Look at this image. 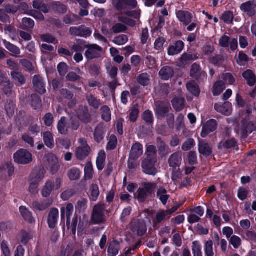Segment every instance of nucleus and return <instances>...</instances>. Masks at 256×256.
I'll use <instances>...</instances> for the list:
<instances>
[{
    "label": "nucleus",
    "mask_w": 256,
    "mask_h": 256,
    "mask_svg": "<svg viewBox=\"0 0 256 256\" xmlns=\"http://www.w3.org/2000/svg\"><path fill=\"white\" fill-rule=\"evenodd\" d=\"M166 42V39L164 38H158L154 43V47L156 50H162L164 49V45Z\"/></svg>",
    "instance_id": "52"
},
{
    "label": "nucleus",
    "mask_w": 256,
    "mask_h": 256,
    "mask_svg": "<svg viewBox=\"0 0 256 256\" xmlns=\"http://www.w3.org/2000/svg\"><path fill=\"white\" fill-rule=\"evenodd\" d=\"M236 144V141L234 139L228 140L225 142H221L219 144V148H230Z\"/></svg>",
    "instance_id": "55"
},
{
    "label": "nucleus",
    "mask_w": 256,
    "mask_h": 256,
    "mask_svg": "<svg viewBox=\"0 0 256 256\" xmlns=\"http://www.w3.org/2000/svg\"><path fill=\"white\" fill-rule=\"evenodd\" d=\"M156 158H146L142 162V168L144 172L149 175H155L157 173V170L155 166Z\"/></svg>",
    "instance_id": "6"
},
{
    "label": "nucleus",
    "mask_w": 256,
    "mask_h": 256,
    "mask_svg": "<svg viewBox=\"0 0 256 256\" xmlns=\"http://www.w3.org/2000/svg\"><path fill=\"white\" fill-rule=\"evenodd\" d=\"M106 158V154L104 150H100L97 157L96 160V166L99 170H102L104 169L105 166V161Z\"/></svg>",
    "instance_id": "29"
},
{
    "label": "nucleus",
    "mask_w": 256,
    "mask_h": 256,
    "mask_svg": "<svg viewBox=\"0 0 256 256\" xmlns=\"http://www.w3.org/2000/svg\"><path fill=\"white\" fill-rule=\"evenodd\" d=\"M182 157L180 154L177 152L172 154L169 158L168 162L170 167H179L181 164Z\"/></svg>",
    "instance_id": "25"
},
{
    "label": "nucleus",
    "mask_w": 256,
    "mask_h": 256,
    "mask_svg": "<svg viewBox=\"0 0 256 256\" xmlns=\"http://www.w3.org/2000/svg\"><path fill=\"white\" fill-rule=\"evenodd\" d=\"M243 78L246 80L248 84L250 86H254L256 82V76L250 70H248L242 73Z\"/></svg>",
    "instance_id": "24"
},
{
    "label": "nucleus",
    "mask_w": 256,
    "mask_h": 256,
    "mask_svg": "<svg viewBox=\"0 0 256 256\" xmlns=\"http://www.w3.org/2000/svg\"><path fill=\"white\" fill-rule=\"evenodd\" d=\"M87 50L85 52V56L90 60L98 58L100 56L102 48L99 46L92 44L86 46Z\"/></svg>",
    "instance_id": "7"
},
{
    "label": "nucleus",
    "mask_w": 256,
    "mask_h": 256,
    "mask_svg": "<svg viewBox=\"0 0 256 256\" xmlns=\"http://www.w3.org/2000/svg\"><path fill=\"white\" fill-rule=\"evenodd\" d=\"M58 217V210L56 208H52L49 213L48 220V226L50 228H55L57 224Z\"/></svg>",
    "instance_id": "15"
},
{
    "label": "nucleus",
    "mask_w": 256,
    "mask_h": 256,
    "mask_svg": "<svg viewBox=\"0 0 256 256\" xmlns=\"http://www.w3.org/2000/svg\"><path fill=\"white\" fill-rule=\"evenodd\" d=\"M4 44L6 48L12 53V56H16L20 54V50L14 45L6 40H4Z\"/></svg>",
    "instance_id": "39"
},
{
    "label": "nucleus",
    "mask_w": 256,
    "mask_h": 256,
    "mask_svg": "<svg viewBox=\"0 0 256 256\" xmlns=\"http://www.w3.org/2000/svg\"><path fill=\"white\" fill-rule=\"evenodd\" d=\"M32 106L35 109H38L42 106V101L36 95L32 96Z\"/></svg>",
    "instance_id": "62"
},
{
    "label": "nucleus",
    "mask_w": 256,
    "mask_h": 256,
    "mask_svg": "<svg viewBox=\"0 0 256 256\" xmlns=\"http://www.w3.org/2000/svg\"><path fill=\"white\" fill-rule=\"evenodd\" d=\"M34 26V22L32 20L29 18H24L20 26L22 28L28 30L33 28Z\"/></svg>",
    "instance_id": "44"
},
{
    "label": "nucleus",
    "mask_w": 256,
    "mask_h": 256,
    "mask_svg": "<svg viewBox=\"0 0 256 256\" xmlns=\"http://www.w3.org/2000/svg\"><path fill=\"white\" fill-rule=\"evenodd\" d=\"M157 196L164 205H166L170 196L167 194L166 190L164 187H160L157 191Z\"/></svg>",
    "instance_id": "28"
},
{
    "label": "nucleus",
    "mask_w": 256,
    "mask_h": 256,
    "mask_svg": "<svg viewBox=\"0 0 256 256\" xmlns=\"http://www.w3.org/2000/svg\"><path fill=\"white\" fill-rule=\"evenodd\" d=\"M147 156L146 158H156V148L154 146H149L146 149V152Z\"/></svg>",
    "instance_id": "57"
},
{
    "label": "nucleus",
    "mask_w": 256,
    "mask_h": 256,
    "mask_svg": "<svg viewBox=\"0 0 256 256\" xmlns=\"http://www.w3.org/2000/svg\"><path fill=\"white\" fill-rule=\"evenodd\" d=\"M20 214L24 219L30 224H34L35 220L32 217V214L28 208L24 206H21L19 208Z\"/></svg>",
    "instance_id": "23"
},
{
    "label": "nucleus",
    "mask_w": 256,
    "mask_h": 256,
    "mask_svg": "<svg viewBox=\"0 0 256 256\" xmlns=\"http://www.w3.org/2000/svg\"><path fill=\"white\" fill-rule=\"evenodd\" d=\"M58 129L61 134H66L68 132V128L66 126V118L62 117L58 122Z\"/></svg>",
    "instance_id": "41"
},
{
    "label": "nucleus",
    "mask_w": 256,
    "mask_h": 256,
    "mask_svg": "<svg viewBox=\"0 0 256 256\" xmlns=\"http://www.w3.org/2000/svg\"><path fill=\"white\" fill-rule=\"evenodd\" d=\"M195 146V142L194 140L190 138L187 140L182 146V150L184 151H188L190 150Z\"/></svg>",
    "instance_id": "56"
},
{
    "label": "nucleus",
    "mask_w": 256,
    "mask_h": 256,
    "mask_svg": "<svg viewBox=\"0 0 256 256\" xmlns=\"http://www.w3.org/2000/svg\"><path fill=\"white\" fill-rule=\"evenodd\" d=\"M219 44L222 48H227L230 46L232 50L234 51L238 48V42L236 38H230L228 36L224 35L219 40Z\"/></svg>",
    "instance_id": "8"
},
{
    "label": "nucleus",
    "mask_w": 256,
    "mask_h": 256,
    "mask_svg": "<svg viewBox=\"0 0 256 256\" xmlns=\"http://www.w3.org/2000/svg\"><path fill=\"white\" fill-rule=\"evenodd\" d=\"M2 252L4 256H10L11 252L8 248V242L6 240H3L1 244Z\"/></svg>",
    "instance_id": "58"
},
{
    "label": "nucleus",
    "mask_w": 256,
    "mask_h": 256,
    "mask_svg": "<svg viewBox=\"0 0 256 256\" xmlns=\"http://www.w3.org/2000/svg\"><path fill=\"white\" fill-rule=\"evenodd\" d=\"M214 108L216 112L225 116L230 115L232 111V105L229 102H225L222 104H216Z\"/></svg>",
    "instance_id": "14"
},
{
    "label": "nucleus",
    "mask_w": 256,
    "mask_h": 256,
    "mask_svg": "<svg viewBox=\"0 0 256 256\" xmlns=\"http://www.w3.org/2000/svg\"><path fill=\"white\" fill-rule=\"evenodd\" d=\"M48 163V168L52 174H56L60 168V164L57 157L52 154H48L46 156Z\"/></svg>",
    "instance_id": "11"
},
{
    "label": "nucleus",
    "mask_w": 256,
    "mask_h": 256,
    "mask_svg": "<svg viewBox=\"0 0 256 256\" xmlns=\"http://www.w3.org/2000/svg\"><path fill=\"white\" fill-rule=\"evenodd\" d=\"M80 171L76 168H72L68 172V177L71 180H78L80 178Z\"/></svg>",
    "instance_id": "38"
},
{
    "label": "nucleus",
    "mask_w": 256,
    "mask_h": 256,
    "mask_svg": "<svg viewBox=\"0 0 256 256\" xmlns=\"http://www.w3.org/2000/svg\"><path fill=\"white\" fill-rule=\"evenodd\" d=\"M256 8V2L248 1L243 4L240 6V8L242 11L246 12L250 16L254 15L255 13V8Z\"/></svg>",
    "instance_id": "21"
},
{
    "label": "nucleus",
    "mask_w": 256,
    "mask_h": 256,
    "mask_svg": "<svg viewBox=\"0 0 256 256\" xmlns=\"http://www.w3.org/2000/svg\"><path fill=\"white\" fill-rule=\"evenodd\" d=\"M217 128V123L216 120H210L204 124L202 126L201 136L206 138L207 135L214 131Z\"/></svg>",
    "instance_id": "12"
},
{
    "label": "nucleus",
    "mask_w": 256,
    "mask_h": 256,
    "mask_svg": "<svg viewBox=\"0 0 256 256\" xmlns=\"http://www.w3.org/2000/svg\"><path fill=\"white\" fill-rule=\"evenodd\" d=\"M104 136V129L100 126H98L94 133V138L98 142H100Z\"/></svg>",
    "instance_id": "37"
},
{
    "label": "nucleus",
    "mask_w": 256,
    "mask_h": 256,
    "mask_svg": "<svg viewBox=\"0 0 256 256\" xmlns=\"http://www.w3.org/2000/svg\"><path fill=\"white\" fill-rule=\"evenodd\" d=\"M148 194L146 190L142 188L138 190L134 196V198H136L140 202H143L147 198Z\"/></svg>",
    "instance_id": "36"
},
{
    "label": "nucleus",
    "mask_w": 256,
    "mask_h": 256,
    "mask_svg": "<svg viewBox=\"0 0 256 256\" xmlns=\"http://www.w3.org/2000/svg\"><path fill=\"white\" fill-rule=\"evenodd\" d=\"M137 80L141 85L146 86L149 84L150 78L147 74H142L138 77Z\"/></svg>",
    "instance_id": "45"
},
{
    "label": "nucleus",
    "mask_w": 256,
    "mask_h": 256,
    "mask_svg": "<svg viewBox=\"0 0 256 256\" xmlns=\"http://www.w3.org/2000/svg\"><path fill=\"white\" fill-rule=\"evenodd\" d=\"M84 178L86 180H92L94 175V170L91 162H88L84 168Z\"/></svg>",
    "instance_id": "26"
},
{
    "label": "nucleus",
    "mask_w": 256,
    "mask_h": 256,
    "mask_svg": "<svg viewBox=\"0 0 256 256\" xmlns=\"http://www.w3.org/2000/svg\"><path fill=\"white\" fill-rule=\"evenodd\" d=\"M32 238V236L30 234L24 231L22 232L18 236V240L24 244H28Z\"/></svg>",
    "instance_id": "43"
},
{
    "label": "nucleus",
    "mask_w": 256,
    "mask_h": 256,
    "mask_svg": "<svg viewBox=\"0 0 256 256\" xmlns=\"http://www.w3.org/2000/svg\"><path fill=\"white\" fill-rule=\"evenodd\" d=\"M224 83L222 81L218 80L214 85L212 93L214 96L220 94L225 89Z\"/></svg>",
    "instance_id": "32"
},
{
    "label": "nucleus",
    "mask_w": 256,
    "mask_h": 256,
    "mask_svg": "<svg viewBox=\"0 0 256 256\" xmlns=\"http://www.w3.org/2000/svg\"><path fill=\"white\" fill-rule=\"evenodd\" d=\"M144 188L148 194H152L154 192L156 185L154 183L145 182L143 184Z\"/></svg>",
    "instance_id": "54"
},
{
    "label": "nucleus",
    "mask_w": 256,
    "mask_h": 256,
    "mask_svg": "<svg viewBox=\"0 0 256 256\" xmlns=\"http://www.w3.org/2000/svg\"><path fill=\"white\" fill-rule=\"evenodd\" d=\"M222 20L226 24H230L234 19V16L232 12H225L222 16Z\"/></svg>",
    "instance_id": "64"
},
{
    "label": "nucleus",
    "mask_w": 256,
    "mask_h": 256,
    "mask_svg": "<svg viewBox=\"0 0 256 256\" xmlns=\"http://www.w3.org/2000/svg\"><path fill=\"white\" fill-rule=\"evenodd\" d=\"M222 78L224 81V84H227L231 85L236 81L234 76L230 73L223 74Z\"/></svg>",
    "instance_id": "50"
},
{
    "label": "nucleus",
    "mask_w": 256,
    "mask_h": 256,
    "mask_svg": "<svg viewBox=\"0 0 256 256\" xmlns=\"http://www.w3.org/2000/svg\"><path fill=\"white\" fill-rule=\"evenodd\" d=\"M174 108L176 111L181 110L184 108V99L182 98H174L172 101Z\"/></svg>",
    "instance_id": "42"
},
{
    "label": "nucleus",
    "mask_w": 256,
    "mask_h": 256,
    "mask_svg": "<svg viewBox=\"0 0 256 256\" xmlns=\"http://www.w3.org/2000/svg\"><path fill=\"white\" fill-rule=\"evenodd\" d=\"M102 116L106 122H109L111 120V112L110 108L107 106H103L102 109Z\"/></svg>",
    "instance_id": "47"
},
{
    "label": "nucleus",
    "mask_w": 256,
    "mask_h": 256,
    "mask_svg": "<svg viewBox=\"0 0 256 256\" xmlns=\"http://www.w3.org/2000/svg\"><path fill=\"white\" fill-rule=\"evenodd\" d=\"M46 173V170L44 168H35L30 176L29 182L40 184V182L44 178Z\"/></svg>",
    "instance_id": "9"
},
{
    "label": "nucleus",
    "mask_w": 256,
    "mask_h": 256,
    "mask_svg": "<svg viewBox=\"0 0 256 256\" xmlns=\"http://www.w3.org/2000/svg\"><path fill=\"white\" fill-rule=\"evenodd\" d=\"M107 72L112 78H115L118 74V68L116 67L112 66L110 64L106 66Z\"/></svg>",
    "instance_id": "60"
},
{
    "label": "nucleus",
    "mask_w": 256,
    "mask_h": 256,
    "mask_svg": "<svg viewBox=\"0 0 256 256\" xmlns=\"http://www.w3.org/2000/svg\"><path fill=\"white\" fill-rule=\"evenodd\" d=\"M174 71L172 68L166 66L162 68L159 72V75L162 80H166L172 77Z\"/></svg>",
    "instance_id": "20"
},
{
    "label": "nucleus",
    "mask_w": 256,
    "mask_h": 256,
    "mask_svg": "<svg viewBox=\"0 0 256 256\" xmlns=\"http://www.w3.org/2000/svg\"><path fill=\"white\" fill-rule=\"evenodd\" d=\"M170 108L168 104H160L156 108V113L158 116L163 117L168 112Z\"/></svg>",
    "instance_id": "33"
},
{
    "label": "nucleus",
    "mask_w": 256,
    "mask_h": 256,
    "mask_svg": "<svg viewBox=\"0 0 256 256\" xmlns=\"http://www.w3.org/2000/svg\"><path fill=\"white\" fill-rule=\"evenodd\" d=\"M78 142L80 145L76 150V155L78 159L82 160L88 156L90 149L84 138H80Z\"/></svg>",
    "instance_id": "5"
},
{
    "label": "nucleus",
    "mask_w": 256,
    "mask_h": 256,
    "mask_svg": "<svg viewBox=\"0 0 256 256\" xmlns=\"http://www.w3.org/2000/svg\"><path fill=\"white\" fill-rule=\"evenodd\" d=\"M33 84L36 90L40 94H44L46 90L44 88L43 80L40 76H34L33 78Z\"/></svg>",
    "instance_id": "18"
},
{
    "label": "nucleus",
    "mask_w": 256,
    "mask_h": 256,
    "mask_svg": "<svg viewBox=\"0 0 256 256\" xmlns=\"http://www.w3.org/2000/svg\"><path fill=\"white\" fill-rule=\"evenodd\" d=\"M147 222H150V219L147 217L146 218V220H134L130 224V228L134 232H136L138 235L142 236L146 232Z\"/></svg>",
    "instance_id": "4"
},
{
    "label": "nucleus",
    "mask_w": 256,
    "mask_h": 256,
    "mask_svg": "<svg viewBox=\"0 0 256 256\" xmlns=\"http://www.w3.org/2000/svg\"><path fill=\"white\" fill-rule=\"evenodd\" d=\"M118 144V140L116 137L114 135H112L110 137L108 144H107V149L114 150V149Z\"/></svg>",
    "instance_id": "53"
},
{
    "label": "nucleus",
    "mask_w": 256,
    "mask_h": 256,
    "mask_svg": "<svg viewBox=\"0 0 256 256\" xmlns=\"http://www.w3.org/2000/svg\"><path fill=\"white\" fill-rule=\"evenodd\" d=\"M176 16L178 20L186 26L188 25L191 22L192 18L190 12L182 10L176 13Z\"/></svg>",
    "instance_id": "17"
},
{
    "label": "nucleus",
    "mask_w": 256,
    "mask_h": 256,
    "mask_svg": "<svg viewBox=\"0 0 256 256\" xmlns=\"http://www.w3.org/2000/svg\"><path fill=\"white\" fill-rule=\"evenodd\" d=\"M230 242L234 248H238L242 244V240L238 236H233L231 237Z\"/></svg>",
    "instance_id": "59"
},
{
    "label": "nucleus",
    "mask_w": 256,
    "mask_h": 256,
    "mask_svg": "<svg viewBox=\"0 0 256 256\" xmlns=\"http://www.w3.org/2000/svg\"><path fill=\"white\" fill-rule=\"evenodd\" d=\"M186 88L188 92L192 94L198 96L200 93V90L197 84L194 81L189 82L186 84Z\"/></svg>",
    "instance_id": "35"
},
{
    "label": "nucleus",
    "mask_w": 256,
    "mask_h": 256,
    "mask_svg": "<svg viewBox=\"0 0 256 256\" xmlns=\"http://www.w3.org/2000/svg\"><path fill=\"white\" fill-rule=\"evenodd\" d=\"M106 207L104 204H100L94 206L92 220L95 224H98L106 220L105 216Z\"/></svg>",
    "instance_id": "3"
},
{
    "label": "nucleus",
    "mask_w": 256,
    "mask_h": 256,
    "mask_svg": "<svg viewBox=\"0 0 256 256\" xmlns=\"http://www.w3.org/2000/svg\"><path fill=\"white\" fill-rule=\"evenodd\" d=\"M86 100L88 104L94 108H98L100 105V100L92 95L88 96Z\"/></svg>",
    "instance_id": "46"
},
{
    "label": "nucleus",
    "mask_w": 256,
    "mask_h": 256,
    "mask_svg": "<svg viewBox=\"0 0 256 256\" xmlns=\"http://www.w3.org/2000/svg\"><path fill=\"white\" fill-rule=\"evenodd\" d=\"M138 113V105H136L132 108L130 111V120L133 122H135L137 119Z\"/></svg>",
    "instance_id": "61"
},
{
    "label": "nucleus",
    "mask_w": 256,
    "mask_h": 256,
    "mask_svg": "<svg viewBox=\"0 0 256 256\" xmlns=\"http://www.w3.org/2000/svg\"><path fill=\"white\" fill-rule=\"evenodd\" d=\"M190 74L192 77L196 79H198L200 75L206 77V74L200 70V66L196 64L192 65Z\"/></svg>",
    "instance_id": "27"
},
{
    "label": "nucleus",
    "mask_w": 256,
    "mask_h": 256,
    "mask_svg": "<svg viewBox=\"0 0 256 256\" xmlns=\"http://www.w3.org/2000/svg\"><path fill=\"white\" fill-rule=\"evenodd\" d=\"M61 187V180L57 178L54 181L48 180L41 190V194L43 197H48L53 192L59 190Z\"/></svg>",
    "instance_id": "1"
},
{
    "label": "nucleus",
    "mask_w": 256,
    "mask_h": 256,
    "mask_svg": "<svg viewBox=\"0 0 256 256\" xmlns=\"http://www.w3.org/2000/svg\"><path fill=\"white\" fill-rule=\"evenodd\" d=\"M198 146V150L200 154L208 156L212 153V148L208 144L201 142L199 143Z\"/></svg>",
    "instance_id": "30"
},
{
    "label": "nucleus",
    "mask_w": 256,
    "mask_h": 256,
    "mask_svg": "<svg viewBox=\"0 0 256 256\" xmlns=\"http://www.w3.org/2000/svg\"><path fill=\"white\" fill-rule=\"evenodd\" d=\"M62 218L66 216V224L68 226L70 224V220L74 212V206L71 204H68L66 207H62L60 210Z\"/></svg>",
    "instance_id": "19"
},
{
    "label": "nucleus",
    "mask_w": 256,
    "mask_h": 256,
    "mask_svg": "<svg viewBox=\"0 0 256 256\" xmlns=\"http://www.w3.org/2000/svg\"><path fill=\"white\" fill-rule=\"evenodd\" d=\"M256 130V123L254 122H247L243 121L242 129L238 132L240 133L241 136L246 138L250 134Z\"/></svg>",
    "instance_id": "13"
},
{
    "label": "nucleus",
    "mask_w": 256,
    "mask_h": 256,
    "mask_svg": "<svg viewBox=\"0 0 256 256\" xmlns=\"http://www.w3.org/2000/svg\"><path fill=\"white\" fill-rule=\"evenodd\" d=\"M90 191V199L92 201H96L100 195L99 188L98 185L95 184H92Z\"/></svg>",
    "instance_id": "40"
},
{
    "label": "nucleus",
    "mask_w": 256,
    "mask_h": 256,
    "mask_svg": "<svg viewBox=\"0 0 256 256\" xmlns=\"http://www.w3.org/2000/svg\"><path fill=\"white\" fill-rule=\"evenodd\" d=\"M128 41V37L124 34H122L116 36L114 38L112 42L116 44L122 46L126 44Z\"/></svg>",
    "instance_id": "48"
},
{
    "label": "nucleus",
    "mask_w": 256,
    "mask_h": 256,
    "mask_svg": "<svg viewBox=\"0 0 256 256\" xmlns=\"http://www.w3.org/2000/svg\"><path fill=\"white\" fill-rule=\"evenodd\" d=\"M14 159L16 162L21 164H27L32 162V154L26 149H20L14 154Z\"/></svg>",
    "instance_id": "2"
},
{
    "label": "nucleus",
    "mask_w": 256,
    "mask_h": 256,
    "mask_svg": "<svg viewBox=\"0 0 256 256\" xmlns=\"http://www.w3.org/2000/svg\"><path fill=\"white\" fill-rule=\"evenodd\" d=\"M114 4L118 10L122 12L124 10H128V6L133 8L136 7L138 2L136 0H119L114 2Z\"/></svg>",
    "instance_id": "10"
},
{
    "label": "nucleus",
    "mask_w": 256,
    "mask_h": 256,
    "mask_svg": "<svg viewBox=\"0 0 256 256\" xmlns=\"http://www.w3.org/2000/svg\"><path fill=\"white\" fill-rule=\"evenodd\" d=\"M248 56L242 52H240L237 59V62L240 66H244L248 62Z\"/></svg>",
    "instance_id": "51"
},
{
    "label": "nucleus",
    "mask_w": 256,
    "mask_h": 256,
    "mask_svg": "<svg viewBox=\"0 0 256 256\" xmlns=\"http://www.w3.org/2000/svg\"><path fill=\"white\" fill-rule=\"evenodd\" d=\"M143 153V148L142 144L136 143L132 146L130 158L132 159H138Z\"/></svg>",
    "instance_id": "22"
},
{
    "label": "nucleus",
    "mask_w": 256,
    "mask_h": 256,
    "mask_svg": "<svg viewBox=\"0 0 256 256\" xmlns=\"http://www.w3.org/2000/svg\"><path fill=\"white\" fill-rule=\"evenodd\" d=\"M120 246L117 242H112L108 248V253L110 256H116L118 253Z\"/></svg>",
    "instance_id": "34"
},
{
    "label": "nucleus",
    "mask_w": 256,
    "mask_h": 256,
    "mask_svg": "<svg viewBox=\"0 0 256 256\" xmlns=\"http://www.w3.org/2000/svg\"><path fill=\"white\" fill-rule=\"evenodd\" d=\"M204 252L206 256H214L213 242L212 240H208L206 242Z\"/></svg>",
    "instance_id": "49"
},
{
    "label": "nucleus",
    "mask_w": 256,
    "mask_h": 256,
    "mask_svg": "<svg viewBox=\"0 0 256 256\" xmlns=\"http://www.w3.org/2000/svg\"><path fill=\"white\" fill-rule=\"evenodd\" d=\"M184 48V43L180 40L178 41L169 46L168 50V54L169 56L178 54Z\"/></svg>",
    "instance_id": "16"
},
{
    "label": "nucleus",
    "mask_w": 256,
    "mask_h": 256,
    "mask_svg": "<svg viewBox=\"0 0 256 256\" xmlns=\"http://www.w3.org/2000/svg\"><path fill=\"white\" fill-rule=\"evenodd\" d=\"M43 138L45 144L49 148H52L54 146V140L52 133L50 132H44Z\"/></svg>",
    "instance_id": "31"
},
{
    "label": "nucleus",
    "mask_w": 256,
    "mask_h": 256,
    "mask_svg": "<svg viewBox=\"0 0 256 256\" xmlns=\"http://www.w3.org/2000/svg\"><path fill=\"white\" fill-rule=\"evenodd\" d=\"M184 116L182 114H178L176 122V128L178 130H180L184 127Z\"/></svg>",
    "instance_id": "63"
}]
</instances>
